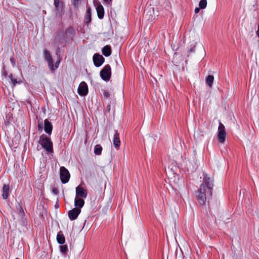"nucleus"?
Returning a JSON list of instances; mask_svg holds the SVG:
<instances>
[{
	"label": "nucleus",
	"instance_id": "nucleus-1",
	"mask_svg": "<svg viewBox=\"0 0 259 259\" xmlns=\"http://www.w3.org/2000/svg\"><path fill=\"white\" fill-rule=\"evenodd\" d=\"M212 194V191L210 190L209 193L207 188L203 185H200L199 189L196 193V196L199 203L203 205L205 204L207 199L211 197Z\"/></svg>",
	"mask_w": 259,
	"mask_h": 259
},
{
	"label": "nucleus",
	"instance_id": "nucleus-2",
	"mask_svg": "<svg viewBox=\"0 0 259 259\" xmlns=\"http://www.w3.org/2000/svg\"><path fill=\"white\" fill-rule=\"evenodd\" d=\"M39 143L46 150L48 154L53 152V143L47 135L42 134L40 137Z\"/></svg>",
	"mask_w": 259,
	"mask_h": 259
},
{
	"label": "nucleus",
	"instance_id": "nucleus-3",
	"mask_svg": "<svg viewBox=\"0 0 259 259\" xmlns=\"http://www.w3.org/2000/svg\"><path fill=\"white\" fill-rule=\"evenodd\" d=\"M203 183L200 185H203L207 188L209 193H210V190L212 191L214 186L213 178L205 172L203 173Z\"/></svg>",
	"mask_w": 259,
	"mask_h": 259
},
{
	"label": "nucleus",
	"instance_id": "nucleus-4",
	"mask_svg": "<svg viewBox=\"0 0 259 259\" xmlns=\"http://www.w3.org/2000/svg\"><path fill=\"white\" fill-rule=\"evenodd\" d=\"M100 75L101 78L105 81H109L111 75V68L109 64L106 65L100 71Z\"/></svg>",
	"mask_w": 259,
	"mask_h": 259
},
{
	"label": "nucleus",
	"instance_id": "nucleus-5",
	"mask_svg": "<svg viewBox=\"0 0 259 259\" xmlns=\"http://www.w3.org/2000/svg\"><path fill=\"white\" fill-rule=\"evenodd\" d=\"M60 177L63 184L67 183L69 180L70 174L68 170L64 166H61L60 168Z\"/></svg>",
	"mask_w": 259,
	"mask_h": 259
},
{
	"label": "nucleus",
	"instance_id": "nucleus-6",
	"mask_svg": "<svg viewBox=\"0 0 259 259\" xmlns=\"http://www.w3.org/2000/svg\"><path fill=\"white\" fill-rule=\"evenodd\" d=\"M226 137V133L225 127L224 124L221 122L219 123L218 127V138L220 143H223L225 141Z\"/></svg>",
	"mask_w": 259,
	"mask_h": 259
},
{
	"label": "nucleus",
	"instance_id": "nucleus-7",
	"mask_svg": "<svg viewBox=\"0 0 259 259\" xmlns=\"http://www.w3.org/2000/svg\"><path fill=\"white\" fill-rule=\"evenodd\" d=\"M94 65L96 67H100L104 62L105 58L101 55L96 53L93 57Z\"/></svg>",
	"mask_w": 259,
	"mask_h": 259
},
{
	"label": "nucleus",
	"instance_id": "nucleus-8",
	"mask_svg": "<svg viewBox=\"0 0 259 259\" xmlns=\"http://www.w3.org/2000/svg\"><path fill=\"white\" fill-rule=\"evenodd\" d=\"M78 94L81 96H84L88 94V87L84 81H82L79 85L77 90Z\"/></svg>",
	"mask_w": 259,
	"mask_h": 259
},
{
	"label": "nucleus",
	"instance_id": "nucleus-9",
	"mask_svg": "<svg viewBox=\"0 0 259 259\" xmlns=\"http://www.w3.org/2000/svg\"><path fill=\"white\" fill-rule=\"evenodd\" d=\"M80 209H79V208L75 207L68 211V215L69 219L71 221L76 220L77 218L78 215L80 214Z\"/></svg>",
	"mask_w": 259,
	"mask_h": 259
},
{
	"label": "nucleus",
	"instance_id": "nucleus-10",
	"mask_svg": "<svg viewBox=\"0 0 259 259\" xmlns=\"http://www.w3.org/2000/svg\"><path fill=\"white\" fill-rule=\"evenodd\" d=\"M44 56H45V59L48 62V66H49V68L51 69V70L52 71H53L54 70V61H53V59L52 58V56L50 55V52L47 50H45L44 51Z\"/></svg>",
	"mask_w": 259,
	"mask_h": 259
},
{
	"label": "nucleus",
	"instance_id": "nucleus-11",
	"mask_svg": "<svg viewBox=\"0 0 259 259\" xmlns=\"http://www.w3.org/2000/svg\"><path fill=\"white\" fill-rule=\"evenodd\" d=\"M76 197H81L85 198L88 195V192L87 190L84 189L82 187L78 186L75 189Z\"/></svg>",
	"mask_w": 259,
	"mask_h": 259
},
{
	"label": "nucleus",
	"instance_id": "nucleus-12",
	"mask_svg": "<svg viewBox=\"0 0 259 259\" xmlns=\"http://www.w3.org/2000/svg\"><path fill=\"white\" fill-rule=\"evenodd\" d=\"M53 126L51 122L46 119L44 121V130L45 132L49 135H51L52 132Z\"/></svg>",
	"mask_w": 259,
	"mask_h": 259
},
{
	"label": "nucleus",
	"instance_id": "nucleus-13",
	"mask_svg": "<svg viewBox=\"0 0 259 259\" xmlns=\"http://www.w3.org/2000/svg\"><path fill=\"white\" fill-rule=\"evenodd\" d=\"M114 132H115V133L114 135L113 143V145H114L115 148L116 149H118L119 148L120 145V141L119 139V134L118 133L117 130H115Z\"/></svg>",
	"mask_w": 259,
	"mask_h": 259
},
{
	"label": "nucleus",
	"instance_id": "nucleus-14",
	"mask_svg": "<svg viewBox=\"0 0 259 259\" xmlns=\"http://www.w3.org/2000/svg\"><path fill=\"white\" fill-rule=\"evenodd\" d=\"M84 204V201L79 197H76L74 199V205L75 208H79L80 209L82 208Z\"/></svg>",
	"mask_w": 259,
	"mask_h": 259
},
{
	"label": "nucleus",
	"instance_id": "nucleus-15",
	"mask_svg": "<svg viewBox=\"0 0 259 259\" xmlns=\"http://www.w3.org/2000/svg\"><path fill=\"white\" fill-rule=\"evenodd\" d=\"M97 15L99 19H102L104 16V9L103 7L99 4L96 8Z\"/></svg>",
	"mask_w": 259,
	"mask_h": 259
},
{
	"label": "nucleus",
	"instance_id": "nucleus-16",
	"mask_svg": "<svg viewBox=\"0 0 259 259\" xmlns=\"http://www.w3.org/2000/svg\"><path fill=\"white\" fill-rule=\"evenodd\" d=\"M10 188L8 185H4L3 188L2 197L4 199H7L9 195Z\"/></svg>",
	"mask_w": 259,
	"mask_h": 259
},
{
	"label": "nucleus",
	"instance_id": "nucleus-17",
	"mask_svg": "<svg viewBox=\"0 0 259 259\" xmlns=\"http://www.w3.org/2000/svg\"><path fill=\"white\" fill-rule=\"evenodd\" d=\"M57 241L60 244L62 245L64 243L65 239L62 232L60 231L58 233L57 235Z\"/></svg>",
	"mask_w": 259,
	"mask_h": 259
},
{
	"label": "nucleus",
	"instance_id": "nucleus-18",
	"mask_svg": "<svg viewBox=\"0 0 259 259\" xmlns=\"http://www.w3.org/2000/svg\"><path fill=\"white\" fill-rule=\"evenodd\" d=\"M102 52L104 56L109 57L111 54V47L109 46H106L102 48Z\"/></svg>",
	"mask_w": 259,
	"mask_h": 259
},
{
	"label": "nucleus",
	"instance_id": "nucleus-19",
	"mask_svg": "<svg viewBox=\"0 0 259 259\" xmlns=\"http://www.w3.org/2000/svg\"><path fill=\"white\" fill-rule=\"evenodd\" d=\"M54 4L56 7L57 12L60 13L63 10V3L60 2L59 0H54Z\"/></svg>",
	"mask_w": 259,
	"mask_h": 259
},
{
	"label": "nucleus",
	"instance_id": "nucleus-20",
	"mask_svg": "<svg viewBox=\"0 0 259 259\" xmlns=\"http://www.w3.org/2000/svg\"><path fill=\"white\" fill-rule=\"evenodd\" d=\"M214 80V77L212 75H208L206 78V83L210 88H211Z\"/></svg>",
	"mask_w": 259,
	"mask_h": 259
},
{
	"label": "nucleus",
	"instance_id": "nucleus-21",
	"mask_svg": "<svg viewBox=\"0 0 259 259\" xmlns=\"http://www.w3.org/2000/svg\"><path fill=\"white\" fill-rule=\"evenodd\" d=\"M91 9L90 8H88L87 10V13L85 17V22L86 23H90L91 21Z\"/></svg>",
	"mask_w": 259,
	"mask_h": 259
},
{
	"label": "nucleus",
	"instance_id": "nucleus-22",
	"mask_svg": "<svg viewBox=\"0 0 259 259\" xmlns=\"http://www.w3.org/2000/svg\"><path fill=\"white\" fill-rule=\"evenodd\" d=\"M102 147L100 145H96L94 147V153L96 155H100L101 154Z\"/></svg>",
	"mask_w": 259,
	"mask_h": 259
},
{
	"label": "nucleus",
	"instance_id": "nucleus-23",
	"mask_svg": "<svg viewBox=\"0 0 259 259\" xmlns=\"http://www.w3.org/2000/svg\"><path fill=\"white\" fill-rule=\"evenodd\" d=\"M72 5L76 8H78L81 4V0H71Z\"/></svg>",
	"mask_w": 259,
	"mask_h": 259
},
{
	"label": "nucleus",
	"instance_id": "nucleus-24",
	"mask_svg": "<svg viewBox=\"0 0 259 259\" xmlns=\"http://www.w3.org/2000/svg\"><path fill=\"white\" fill-rule=\"evenodd\" d=\"M207 6V1L206 0H201L199 3V7L200 9H204Z\"/></svg>",
	"mask_w": 259,
	"mask_h": 259
},
{
	"label": "nucleus",
	"instance_id": "nucleus-25",
	"mask_svg": "<svg viewBox=\"0 0 259 259\" xmlns=\"http://www.w3.org/2000/svg\"><path fill=\"white\" fill-rule=\"evenodd\" d=\"M9 77L10 79L13 86H15L17 84L20 83V81H17L16 79H14L13 77V75L12 74L9 76Z\"/></svg>",
	"mask_w": 259,
	"mask_h": 259
},
{
	"label": "nucleus",
	"instance_id": "nucleus-26",
	"mask_svg": "<svg viewBox=\"0 0 259 259\" xmlns=\"http://www.w3.org/2000/svg\"><path fill=\"white\" fill-rule=\"evenodd\" d=\"M67 249H68V247L66 245L60 246V250L61 253H66Z\"/></svg>",
	"mask_w": 259,
	"mask_h": 259
},
{
	"label": "nucleus",
	"instance_id": "nucleus-27",
	"mask_svg": "<svg viewBox=\"0 0 259 259\" xmlns=\"http://www.w3.org/2000/svg\"><path fill=\"white\" fill-rule=\"evenodd\" d=\"M10 62L12 64V65L13 67H15V66H16V61H15V58L13 56H12L11 57H10Z\"/></svg>",
	"mask_w": 259,
	"mask_h": 259
},
{
	"label": "nucleus",
	"instance_id": "nucleus-28",
	"mask_svg": "<svg viewBox=\"0 0 259 259\" xmlns=\"http://www.w3.org/2000/svg\"><path fill=\"white\" fill-rule=\"evenodd\" d=\"M61 61V58L59 57L57 61V62L55 63V66H54V69L55 70L56 68H57L59 67V64Z\"/></svg>",
	"mask_w": 259,
	"mask_h": 259
},
{
	"label": "nucleus",
	"instance_id": "nucleus-29",
	"mask_svg": "<svg viewBox=\"0 0 259 259\" xmlns=\"http://www.w3.org/2000/svg\"><path fill=\"white\" fill-rule=\"evenodd\" d=\"M52 192L53 194L57 195L58 194V190L57 188L54 187L52 190Z\"/></svg>",
	"mask_w": 259,
	"mask_h": 259
},
{
	"label": "nucleus",
	"instance_id": "nucleus-30",
	"mask_svg": "<svg viewBox=\"0 0 259 259\" xmlns=\"http://www.w3.org/2000/svg\"><path fill=\"white\" fill-rule=\"evenodd\" d=\"M103 94L104 96L105 97H106V98H108L109 95V93L105 90L103 91Z\"/></svg>",
	"mask_w": 259,
	"mask_h": 259
},
{
	"label": "nucleus",
	"instance_id": "nucleus-31",
	"mask_svg": "<svg viewBox=\"0 0 259 259\" xmlns=\"http://www.w3.org/2000/svg\"><path fill=\"white\" fill-rule=\"evenodd\" d=\"M19 212H20V214L21 215H23L24 214V210H23L22 207L20 206H19Z\"/></svg>",
	"mask_w": 259,
	"mask_h": 259
},
{
	"label": "nucleus",
	"instance_id": "nucleus-32",
	"mask_svg": "<svg viewBox=\"0 0 259 259\" xmlns=\"http://www.w3.org/2000/svg\"><path fill=\"white\" fill-rule=\"evenodd\" d=\"M200 7H199V8H196L195 9L194 12H195L196 14L198 13H199V11H200Z\"/></svg>",
	"mask_w": 259,
	"mask_h": 259
},
{
	"label": "nucleus",
	"instance_id": "nucleus-33",
	"mask_svg": "<svg viewBox=\"0 0 259 259\" xmlns=\"http://www.w3.org/2000/svg\"><path fill=\"white\" fill-rule=\"evenodd\" d=\"M38 128L39 131H42V126L41 125V123H39L38 124Z\"/></svg>",
	"mask_w": 259,
	"mask_h": 259
},
{
	"label": "nucleus",
	"instance_id": "nucleus-34",
	"mask_svg": "<svg viewBox=\"0 0 259 259\" xmlns=\"http://www.w3.org/2000/svg\"><path fill=\"white\" fill-rule=\"evenodd\" d=\"M148 140L150 141L153 142L155 140L152 137H149Z\"/></svg>",
	"mask_w": 259,
	"mask_h": 259
},
{
	"label": "nucleus",
	"instance_id": "nucleus-35",
	"mask_svg": "<svg viewBox=\"0 0 259 259\" xmlns=\"http://www.w3.org/2000/svg\"><path fill=\"white\" fill-rule=\"evenodd\" d=\"M194 51V47L193 48H191L189 50V53L193 52Z\"/></svg>",
	"mask_w": 259,
	"mask_h": 259
},
{
	"label": "nucleus",
	"instance_id": "nucleus-36",
	"mask_svg": "<svg viewBox=\"0 0 259 259\" xmlns=\"http://www.w3.org/2000/svg\"><path fill=\"white\" fill-rule=\"evenodd\" d=\"M256 33H257V36H258V37L259 38V25H258V30H257V31L256 32Z\"/></svg>",
	"mask_w": 259,
	"mask_h": 259
},
{
	"label": "nucleus",
	"instance_id": "nucleus-37",
	"mask_svg": "<svg viewBox=\"0 0 259 259\" xmlns=\"http://www.w3.org/2000/svg\"><path fill=\"white\" fill-rule=\"evenodd\" d=\"M4 75L5 76H7V72L6 70H5V71H4Z\"/></svg>",
	"mask_w": 259,
	"mask_h": 259
},
{
	"label": "nucleus",
	"instance_id": "nucleus-38",
	"mask_svg": "<svg viewBox=\"0 0 259 259\" xmlns=\"http://www.w3.org/2000/svg\"><path fill=\"white\" fill-rule=\"evenodd\" d=\"M107 108H108V110L110 111V105H108V106H107Z\"/></svg>",
	"mask_w": 259,
	"mask_h": 259
},
{
	"label": "nucleus",
	"instance_id": "nucleus-39",
	"mask_svg": "<svg viewBox=\"0 0 259 259\" xmlns=\"http://www.w3.org/2000/svg\"><path fill=\"white\" fill-rule=\"evenodd\" d=\"M112 0H104L105 2H111Z\"/></svg>",
	"mask_w": 259,
	"mask_h": 259
},
{
	"label": "nucleus",
	"instance_id": "nucleus-40",
	"mask_svg": "<svg viewBox=\"0 0 259 259\" xmlns=\"http://www.w3.org/2000/svg\"><path fill=\"white\" fill-rule=\"evenodd\" d=\"M56 55H58V52H56Z\"/></svg>",
	"mask_w": 259,
	"mask_h": 259
},
{
	"label": "nucleus",
	"instance_id": "nucleus-41",
	"mask_svg": "<svg viewBox=\"0 0 259 259\" xmlns=\"http://www.w3.org/2000/svg\"><path fill=\"white\" fill-rule=\"evenodd\" d=\"M16 259H19V258H16Z\"/></svg>",
	"mask_w": 259,
	"mask_h": 259
}]
</instances>
